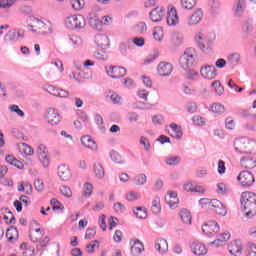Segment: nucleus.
<instances>
[{
  "label": "nucleus",
  "mask_w": 256,
  "mask_h": 256,
  "mask_svg": "<svg viewBox=\"0 0 256 256\" xmlns=\"http://www.w3.org/2000/svg\"><path fill=\"white\" fill-rule=\"evenodd\" d=\"M234 149L239 155H253L256 153V141L247 137L236 139Z\"/></svg>",
  "instance_id": "obj_1"
},
{
  "label": "nucleus",
  "mask_w": 256,
  "mask_h": 256,
  "mask_svg": "<svg viewBox=\"0 0 256 256\" xmlns=\"http://www.w3.org/2000/svg\"><path fill=\"white\" fill-rule=\"evenodd\" d=\"M241 209L245 211L246 217L256 215V194L253 192H243L240 199Z\"/></svg>",
  "instance_id": "obj_2"
},
{
  "label": "nucleus",
  "mask_w": 256,
  "mask_h": 256,
  "mask_svg": "<svg viewBox=\"0 0 256 256\" xmlns=\"http://www.w3.org/2000/svg\"><path fill=\"white\" fill-rule=\"evenodd\" d=\"M199 63V56L195 48H187L179 58V65L181 69L187 71L191 67H195Z\"/></svg>",
  "instance_id": "obj_3"
},
{
  "label": "nucleus",
  "mask_w": 256,
  "mask_h": 256,
  "mask_svg": "<svg viewBox=\"0 0 256 256\" xmlns=\"http://www.w3.org/2000/svg\"><path fill=\"white\" fill-rule=\"evenodd\" d=\"M28 30L33 33H51V22L33 18L32 24L28 25Z\"/></svg>",
  "instance_id": "obj_4"
},
{
  "label": "nucleus",
  "mask_w": 256,
  "mask_h": 256,
  "mask_svg": "<svg viewBox=\"0 0 256 256\" xmlns=\"http://www.w3.org/2000/svg\"><path fill=\"white\" fill-rule=\"evenodd\" d=\"M64 23L67 29H83V27H85V17H83V15L73 14L67 16Z\"/></svg>",
  "instance_id": "obj_5"
},
{
  "label": "nucleus",
  "mask_w": 256,
  "mask_h": 256,
  "mask_svg": "<svg viewBox=\"0 0 256 256\" xmlns=\"http://www.w3.org/2000/svg\"><path fill=\"white\" fill-rule=\"evenodd\" d=\"M111 23H113V18L109 15L102 18H99V16L90 17L91 28L96 29V31H102L103 25H111Z\"/></svg>",
  "instance_id": "obj_6"
},
{
  "label": "nucleus",
  "mask_w": 256,
  "mask_h": 256,
  "mask_svg": "<svg viewBox=\"0 0 256 256\" xmlns=\"http://www.w3.org/2000/svg\"><path fill=\"white\" fill-rule=\"evenodd\" d=\"M242 187H251L255 183V176L249 171H242L237 177Z\"/></svg>",
  "instance_id": "obj_7"
},
{
  "label": "nucleus",
  "mask_w": 256,
  "mask_h": 256,
  "mask_svg": "<svg viewBox=\"0 0 256 256\" xmlns=\"http://www.w3.org/2000/svg\"><path fill=\"white\" fill-rule=\"evenodd\" d=\"M200 75L203 79L213 81L217 77V68L213 65H204L200 68Z\"/></svg>",
  "instance_id": "obj_8"
},
{
  "label": "nucleus",
  "mask_w": 256,
  "mask_h": 256,
  "mask_svg": "<svg viewBox=\"0 0 256 256\" xmlns=\"http://www.w3.org/2000/svg\"><path fill=\"white\" fill-rule=\"evenodd\" d=\"M219 224L215 221H208L204 225H202V233L207 235V237H215L217 233H219Z\"/></svg>",
  "instance_id": "obj_9"
},
{
  "label": "nucleus",
  "mask_w": 256,
  "mask_h": 256,
  "mask_svg": "<svg viewBox=\"0 0 256 256\" xmlns=\"http://www.w3.org/2000/svg\"><path fill=\"white\" fill-rule=\"evenodd\" d=\"M106 73L112 79H121V77L127 75V69L121 66H109L106 67Z\"/></svg>",
  "instance_id": "obj_10"
},
{
  "label": "nucleus",
  "mask_w": 256,
  "mask_h": 256,
  "mask_svg": "<svg viewBox=\"0 0 256 256\" xmlns=\"http://www.w3.org/2000/svg\"><path fill=\"white\" fill-rule=\"evenodd\" d=\"M45 119L49 125H59L61 123V115L55 108H48L45 113Z\"/></svg>",
  "instance_id": "obj_11"
},
{
  "label": "nucleus",
  "mask_w": 256,
  "mask_h": 256,
  "mask_svg": "<svg viewBox=\"0 0 256 256\" xmlns=\"http://www.w3.org/2000/svg\"><path fill=\"white\" fill-rule=\"evenodd\" d=\"M25 37V32L23 30H10L5 36V43H17L19 39H23Z\"/></svg>",
  "instance_id": "obj_12"
},
{
  "label": "nucleus",
  "mask_w": 256,
  "mask_h": 256,
  "mask_svg": "<svg viewBox=\"0 0 256 256\" xmlns=\"http://www.w3.org/2000/svg\"><path fill=\"white\" fill-rule=\"evenodd\" d=\"M190 249L196 256H204L206 253H208L207 246H205V244L201 243L200 241L192 242Z\"/></svg>",
  "instance_id": "obj_13"
},
{
  "label": "nucleus",
  "mask_w": 256,
  "mask_h": 256,
  "mask_svg": "<svg viewBox=\"0 0 256 256\" xmlns=\"http://www.w3.org/2000/svg\"><path fill=\"white\" fill-rule=\"evenodd\" d=\"M157 71L160 77H169L173 73V65L169 62H160Z\"/></svg>",
  "instance_id": "obj_14"
},
{
  "label": "nucleus",
  "mask_w": 256,
  "mask_h": 256,
  "mask_svg": "<svg viewBox=\"0 0 256 256\" xmlns=\"http://www.w3.org/2000/svg\"><path fill=\"white\" fill-rule=\"evenodd\" d=\"M163 17H165V7H156L150 12V19L153 23H159V21H163Z\"/></svg>",
  "instance_id": "obj_15"
},
{
  "label": "nucleus",
  "mask_w": 256,
  "mask_h": 256,
  "mask_svg": "<svg viewBox=\"0 0 256 256\" xmlns=\"http://www.w3.org/2000/svg\"><path fill=\"white\" fill-rule=\"evenodd\" d=\"M167 25L173 27L179 23V16L177 15V9L175 7H168V14H167Z\"/></svg>",
  "instance_id": "obj_16"
},
{
  "label": "nucleus",
  "mask_w": 256,
  "mask_h": 256,
  "mask_svg": "<svg viewBox=\"0 0 256 256\" xmlns=\"http://www.w3.org/2000/svg\"><path fill=\"white\" fill-rule=\"evenodd\" d=\"M203 20V10L197 9L188 19L187 25L189 27H195V25H199Z\"/></svg>",
  "instance_id": "obj_17"
},
{
  "label": "nucleus",
  "mask_w": 256,
  "mask_h": 256,
  "mask_svg": "<svg viewBox=\"0 0 256 256\" xmlns=\"http://www.w3.org/2000/svg\"><path fill=\"white\" fill-rule=\"evenodd\" d=\"M58 177L61 179V181H69L72 177L71 169H69V166L62 164L58 166Z\"/></svg>",
  "instance_id": "obj_18"
},
{
  "label": "nucleus",
  "mask_w": 256,
  "mask_h": 256,
  "mask_svg": "<svg viewBox=\"0 0 256 256\" xmlns=\"http://www.w3.org/2000/svg\"><path fill=\"white\" fill-rule=\"evenodd\" d=\"M131 254L134 256L141 255L145 251V246L139 240H131Z\"/></svg>",
  "instance_id": "obj_19"
},
{
  "label": "nucleus",
  "mask_w": 256,
  "mask_h": 256,
  "mask_svg": "<svg viewBox=\"0 0 256 256\" xmlns=\"http://www.w3.org/2000/svg\"><path fill=\"white\" fill-rule=\"evenodd\" d=\"M241 167H244V169H255L256 167V160L253 158V156H243L240 159Z\"/></svg>",
  "instance_id": "obj_20"
},
{
  "label": "nucleus",
  "mask_w": 256,
  "mask_h": 256,
  "mask_svg": "<svg viewBox=\"0 0 256 256\" xmlns=\"http://www.w3.org/2000/svg\"><path fill=\"white\" fill-rule=\"evenodd\" d=\"M243 249V244L241 240H235L228 246V251L234 256L241 255V251Z\"/></svg>",
  "instance_id": "obj_21"
},
{
  "label": "nucleus",
  "mask_w": 256,
  "mask_h": 256,
  "mask_svg": "<svg viewBox=\"0 0 256 256\" xmlns=\"http://www.w3.org/2000/svg\"><path fill=\"white\" fill-rule=\"evenodd\" d=\"M247 4L245 0H238L233 7V13L235 17H243V13H245V8Z\"/></svg>",
  "instance_id": "obj_22"
},
{
  "label": "nucleus",
  "mask_w": 256,
  "mask_h": 256,
  "mask_svg": "<svg viewBox=\"0 0 256 256\" xmlns=\"http://www.w3.org/2000/svg\"><path fill=\"white\" fill-rule=\"evenodd\" d=\"M155 249L156 251L160 252L161 255H165V253L169 251V244L164 238H159L155 242Z\"/></svg>",
  "instance_id": "obj_23"
},
{
  "label": "nucleus",
  "mask_w": 256,
  "mask_h": 256,
  "mask_svg": "<svg viewBox=\"0 0 256 256\" xmlns=\"http://www.w3.org/2000/svg\"><path fill=\"white\" fill-rule=\"evenodd\" d=\"M6 237L9 243H16L19 240V230H17V227L11 226L7 229Z\"/></svg>",
  "instance_id": "obj_24"
},
{
  "label": "nucleus",
  "mask_w": 256,
  "mask_h": 256,
  "mask_svg": "<svg viewBox=\"0 0 256 256\" xmlns=\"http://www.w3.org/2000/svg\"><path fill=\"white\" fill-rule=\"evenodd\" d=\"M81 143L87 149H91V151H97V143H95V140H93L91 136L89 135L82 136Z\"/></svg>",
  "instance_id": "obj_25"
},
{
  "label": "nucleus",
  "mask_w": 256,
  "mask_h": 256,
  "mask_svg": "<svg viewBox=\"0 0 256 256\" xmlns=\"http://www.w3.org/2000/svg\"><path fill=\"white\" fill-rule=\"evenodd\" d=\"M105 97L106 99H110L113 105H121V101H123L121 96H119V94L112 90H107L105 92Z\"/></svg>",
  "instance_id": "obj_26"
},
{
  "label": "nucleus",
  "mask_w": 256,
  "mask_h": 256,
  "mask_svg": "<svg viewBox=\"0 0 256 256\" xmlns=\"http://www.w3.org/2000/svg\"><path fill=\"white\" fill-rule=\"evenodd\" d=\"M213 205L212 211H215L217 215H221L222 217L227 215V208H225V205H223L221 201L216 199V201L213 202Z\"/></svg>",
  "instance_id": "obj_27"
},
{
  "label": "nucleus",
  "mask_w": 256,
  "mask_h": 256,
  "mask_svg": "<svg viewBox=\"0 0 256 256\" xmlns=\"http://www.w3.org/2000/svg\"><path fill=\"white\" fill-rule=\"evenodd\" d=\"M171 129V137H174V139H183V130L181 129V126L177 125L176 123H171L169 125Z\"/></svg>",
  "instance_id": "obj_28"
},
{
  "label": "nucleus",
  "mask_w": 256,
  "mask_h": 256,
  "mask_svg": "<svg viewBox=\"0 0 256 256\" xmlns=\"http://www.w3.org/2000/svg\"><path fill=\"white\" fill-rule=\"evenodd\" d=\"M151 211L154 215H159L161 213V198L155 196L151 202Z\"/></svg>",
  "instance_id": "obj_29"
},
{
  "label": "nucleus",
  "mask_w": 256,
  "mask_h": 256,
  "mask_svg": "<svg viewBox=\"0 0 256 256\" xmlns=\"http://www.w3.org/2000/svg\"><path fill=\"white\" fill-rule=\"evenodd\" d=\"M227 60L229 65H231V67H237V65L241 63V54L237 52H233L228 55Z\"/></svg>",
  "instance_id": "obj_30"
},
{
  "label": "nucleus",
  "mask_w": 256,
  "mask_h": 256,
  "mask_svg": "<svg viewBox=\"0 0 256 256\" xmlns=\"http://www.w3.org/2000/svg\"><path fill=\"white\" fill-rule=\"evenodd\" d=\"M180 218L182 220V222L185 224V225H191V221L193 219V216H191V212H189V210L183 208L180 210Z\"/></svg>",
  "instance_id": "obj_31"
},
{
  "label": "nucleus",
  "mask_w": 256,
  "mask_h": 256,
  "mask_svg": "<svg viewBox=\"0 0 256 256\" xmlns=\"http://www.w3.org/2000/svg\"><path fill=\"white\" fill-rule=\"evenodd\" d=\"M93 172L97 179H103L105 177V168L99 162L94 163Z\"/></svg>",
  "instance_id": "obj_32"
},
{
  "label": "nucleus",
  "mask_w": 256,
  "mask_h": 256,
  "mask_svg": "<svg viewBox=\"0 0 256 256\" xmlns=\"http://www.w3.org/2000/svg\"><path fill=\"white\" fill-rule=\"evenodd\" d=\"M184 36L180 32H174L171 36V43L175 45V47H180L183 45Z\"/></svg>",
  "instance_id": "obj_33"
},
{
  "label": "nucleus",
  "mask_w": 256,
  "mask_h": 256,
  "mask_svg": "<svg viewBox=\"0 0 256 256\" xmlns=\"http://www.w3.org/2000/svg\"><path fill=\"white\" fill-rule=\"evenodd\" d=\"M20 250L22 251V256H35V248L27 245V243H22Z\"/></svg>",
  "instance_id": "obj_34"
},
{
  "label": "nucleus",
  "mask_w": 256,
  "mask_h": 256,
  "mask_svg": "<svg viewBox=\"0 0 256 256\" xmlns=\"http://www.w3.org/2000/svg\"><path fill=\"white\" fill-rule=\"evenodd\" d=\"M96 44L98 47H101V49H105L109 47V38L107 35H98L96 36Z\"/></svg>",
  "instance_id": "obj_35"
},
{
  "label": "nucleus",
  "mask_w": 256,
  "mask_h": 256,
  "mask_svg": "<svg viewBox=\"0 0 256 256\" xmlns=\"http://www.w3.org/2000/svg\"><path fill=\"white\" fill-rule=\"evenodd\" d=\"M210 13L215 15V13H221V4L217 0H210L209 3Z\"/></svg>",
  "instance_id": "obj_36"
},
{
  "label": "nucleus",
  "mask_w": 256,
  "mask_h": 256,
  "mask_svg": "<svg viewBox=\"0 0 256 256\" xmlns=\"http://www.w3.org/2000/svg\"><path fill=\"white\" fill-rule=\"evenodd\" d=\"M19 149L22 151V153H24V155H27L28 157H31L35 153L33 147L29 146L27 143H21L19 145Z\"/></svg>",
  "instance_id": "obj_37"
},
{
  "label": "nucleus",
  "mask_w": 256,
  "mask_h": 256,
  "mask_svg": "<svg viewBox=\"0 0 256 256\" xmlns=\"http://www.w3.org/2000/svg\"><path fill=\"white\" fill-rule=\"evenodd\" d=\"M217 199H209V198H202L200 199L199 203L203 209H210L212 211L214 204L213 202Z\"/></svg>",
  "instance_id": "obj_38"
},
{
  "label": "nucleus",
  "mask_w": 256,
  "mask_h": 256,
  "mask_svg": "<svg viewBox=\"0 0 256 256\" xmlns=\"http://www.w3.org/2000/svg\"><path fill=\"white\" fill-rule=\"evenodd\" d=\"M166 165H169L170 167H175L181 163V157L180 156H170L165 159Z\"/></svg>",
  "instance_id": "obj_39"
},
{
  "label": "nucleus",
  "mask_w": 256,
  "mask_h": 256,
  "mask_svg": "<svg viewBox=\"0 0 256 256\" xmlns=\"http://www.w3.org/2000/svg\"><path fill=\"white\" fill-rule=\"evenodd\" d=\"M94 122L98 129H100L102 132L105 131V121L103 120V116H101V114H94Z\"/></svg>",
  "instance_id": "obj_40"
},
{
  "label": "nucleus",
  "mask_w": 256,
  "mask_h": 256,
  "mask_svg": "<svg viewBox=\"0 0 256 256\" xmlns=\"http://www.w3.org/2000/svg\"><path fill=\"white\" fill-rule=\"evenodd\" d=\"M195 41L198 43L199 49H201V51H205V41H206L205 35L199 32L195 36Z\"/></svg>",
  "instance_id": "obj_41"
},
{
  "label": "nucleus",
  "mask_w": 256,
  "mask_h": 256,
  "mask_svg": "<svg viewBox=\"0 0 256 256\" xmlns=\"http://www.w3.org/2000/svg\"><path fill=\"white\" fill-rule=\"evenodd\" d=\"M141 199V194L137 191H130L126 194V200L130 203H135V201H139Z\"/></svg>",
  "instance_id": "obj_42"
},
{
  "label": "nucleus",
  "mask_w": 256,
  "mask_h": 256,
  "mask_svg": "<svg viewBox=\"0 0 256 256\" xmlns=\"http://www.w3.org/2000/svg\"><path fill=\"white\" fill-rule=\"evenodd\" d=\"M229 239H231V234L229 232H224L218 239L211 242V245L219 246V243H225V241H229Z\"/></svg>",
  "instance_id": "obj_43"
},
{
  "label": "nucleus",
  "mask_w": 256,
  "mask_h": 256,
  "mask_svg": "<svg viewBox=\"0 0 256 256\" xmlns=\"http://www.w3.org/2000/svg\"><path fill=\"white\" fill-rule=\"evenodd\" d=\"M212 113H216V115H223L225 113V106L221 103H214L211 106Z\"/></svg>",
  "instance_id": "obj_44"
},
{
  "label": "nucleus",
  "mask_w": 256,
  "mask_h": 256,
  "mask_svg": "<svg viewBox=\"0 0 256 256\" xmlns=\"http://www.w3.org/2000/svg\"><path fill=\"white\" fill-rule=\"evenodd\" d=\"M70 5L75 11H81L85 7V0H71Z\"/></svg>",
  "instance_id": "obj_45"
},
{
  "label": "nucleus",
  "mask_w": 256,
  "mask_h": 256,
  "mask_svg": "<svg viewBox=\"0 0 256 256\" xmlns=\"http://www.w3.org/2000/svg\"><path fill=\"white\" fill-rule=\"evenodd\" d=\"M133 212L138 219H147V210L145 208L139 206Z\"/></svg>",
  "instance_id": "obj_46"
},
{
  "label": "nucleus",
  "mask_w": 256,
  "mask_h": 256,
  "mask_svg": "<svg viewBox=\"0 0 256 256\" xmlns=\"http://www.w3.org/2000/svg\"><path fill=\"white\" fill-rule=\"evenodd\" d=\"M133 182L138 186L145 185V183H147V175L138 174L134 177Z\"/></svg>",
  "instance_id": "obj_47"
},
{
  "label": "nucleus",
  "mask_w": 256,
  "mask_h": 256,
  "mask_svg": "<svg viewBox=\"0 0 256 256\" xmlns=\"http://www.w3.org/2000/svg\"><path fill=\"white\" fill-rule=\"evenodd\" d=\"M197 5V0H181L182 9L191 10Z\"/></svg>",
  "instance_id": "obj_48"
},
{
  "label": "nucleus",
  "mask_w": 256,
  "mask_h": 256,
  "mask_svg": "<svg viewBox=\"0 0 256 256\" xmlns=\"http://www.w3.org/2000/svg\"><path fill=\"white\" fill-rule=\"evenodd\" d=\"M164 33H163V28L157 27L154 28L153 30V38L155 41L161 42L163 41Z\"/></svg>",
  "instance_id": "obj_49"
},
{
  "label": "nucleus",
  "mask_w": 256,
  "mask_h": 256,
  "mask_svg": "<svg viewBox=\"0 0 256 256\" xmlns=\"http://www.w3.org/2000/svg\"><path fill=\"white\" fill-rule=\"evenodd\" d=\"M246 256H256V244L248 242L246 246Z\"/></svg>",
  "instance_id": "obj_50"
},
{
  "label": "nucleus",
  "mask_w": 256,
  "mask_h": 256,
  "mask_svg": "<svg viewBox=\"0 0 256 256\" xmlns=\"http://www.w3.org/2000/svg\"><path fill=\"white\" fill-rule=\"evenodd\" d=\"M92 193H93V184L86 182L83 186L84 197H91Z\"/></svg>",
  "instance_id": "obj_51"
},
{
  "label": "nucleus",
  "mask_w": 256,
  "mask_h": 256,
  "mask_svg": "<svg viewBox=\"0 0 256 256\" xmlns=\"http://www.w3.org/2000/svg\"><path fill=\"white\" fill-rule=\"evenodd\" d=\"M98 248H99V241L94 240V241H91L89 244H87L86 251L87 253H95V249H98Z\"/></svg>",
  "instance_id": "obj_52"
},
{
  "label": "nucleus",
  "mask_w": 256,
  "mask_h": 256,
  "mask_svg": "<svg viewBox=\"0 0 256 256\" xmlns=\"http://www.w3.org/2000/svg\"><path fill=\"white\" fill-rule=\"evenodd\" d=\"M212 87L215 89L217 95H223L225 89L223 88V85H221V82L219 80L212 82Z\"/></svg>",
  "instance_id": "obj_53"
},
{
  "label": "nucleus",
  "mask_w": 256,
  "mask_h": 256,
  "mask_svg": "<svg viewBox=\"0 0 256 256\" xmlns=\"http://www.w3.org/2000/svg\"><path fill=\"white\" fill-rule=\"evenodd\" d=\"M17 3V0H0V9H9Z\"/></svg>",
  "instance_id": "obj_54"
},
{
  "label": "nucleus",
  "mask_w": 256,
  "mask_h": 256,
  "mask_svg": "<svg viewBox=\"0 0 256 256\" xmlns=\"http://www.w3.org/2000/svg\"><path fill=\"white\" fill-rule=\"evenodd\" d=\"M70 43H72V46L74 48L77 47H81V45L83 44V40H81V38H79L78 36H71L69 38Z\"/></svg>",
  "instance_id": "obj_55"
},
{
  "label": "nucleus",
  "mask_w": 256,
  "mask_h": 256,
  "mask_svg": "<svg viewBox=\"0 0 256 256\" xmlns=\"http://www.w3.org/2000/svg\"><path fill=\"white\" fill-rule=\"evenodd\" d=\"M140 145H143L145 151H151V142L145 136L140 137Z\"/></svg>",
  "instance_id": "obj_56"
},
{
  "label": "nucleus",
  "mask_w": 256,
  "mask_h": 256,
  "mask_svg": "<svg viewBox=\"0 0 256 256\" xmlns=\"http://www.w3.org/2000/svg\"><path fill=\"white\" fill-rule=\"evenodd\" d=\"M9 109L12 113H16L18 117H25V112H23V110H21L19 106L13 104L9 107Z\"/></svg>",
  "instance_id": "obj_57"
},
{
  "label": "nucleus",
  "mask_w": 256,
  "mask_h": 256,
  "mask_svg": "<svg viewBox=\"0 0 256 256\" xmlns=\"http://www.w3.org/2000/svg\"><path fill=\"white\" fill-rule=\"evenodd\" d=\"M235 125V120H233V118L227 117L225 119V127L228 131H233V129H235Z\"/></svg>",
  "instance_id": "obj_58"
},
{
  "label": "nucleus",
  "mask_w": 256,
  "mask_h": 256,
  "mask_svg": "<svg viewBox=\"0 0 256 256\" xmlns=\"http://www.w3.org/2000/svg\"><path fill=\"white\" fill-rule=\"evenodd\" d=\"M60 193L64 197H68V198L73 196V192L71 191V188H69L68 186H61Z\"/></svg>",
  "instance_id": "obj_59"
},
{
  "label": "nucleus",
  "mask_w": 256,
  "mask_h": 256,
  "mask_svg": "<svg viewBox=\"0 0 256 256\" xmlns=\"http://www.w3.org/2000/svg\"><path fill=\"white\" fill-rule=\"evenodd\" d=\"M95 59H98V61H107V53H105L103 50H98L94 53Z\"/></svg>",
  "instance_id": "obj_60"
},
{
  "label": "nucleus",
  "mask_w": 256,
  "mask_h": 256,
  "mask_svg": "<svg viewBox=\"0 0 256 256\" xmlns=\"http://www.w3.org/2000/svg\"><path fill=\"white\" fill-rule=\"evenodd\" d=\"M228 191H229V188L227 187V185H225V183L217 184V193H219V195H225L227 194Z\"/></svg>",
  "instance_id": "obj_61"
},
{
  "label": "nucleus",
  "mask_w": 256,
  "mask_h": 256,
  "mask_svg": "<svg viewBox=\"0 0 256 256\" xmlns=\"http://www.w3.org/2000/svg\"><path fill=\"white\" fill-rule=\"evenodd\" d=\"M38 159L40 161V163H42L43 167H49V154H42L40 156H38Z\"/></svg>",
  "instance_id": "obj_62"
},
{
  "label": "nucleus",
  "mask_w": 256,
  "mask_h": 256,
  "mask_svg": "<svg viewBox=\"0 0 256 256\" xmlns=\"http://www.w3.org/2000/svg\"><path fill=\"white\" fill-rule=\"evenodd\" d=\"M164 121H165V119L163 118V115L152 116L153 125H163Z\"/></svg>",
  "instance_id": "obj_63"
},
{
  "label": "nucleus",
  "mask_w": 256,
  "mask_h": 256,
  "mask_svg": "<svg viewBox=\"0 0 256 256\" xmlns=\"http://www.w3.org/2000/svg\"><path fill=\"white\" fill-rule=\"evenodd\" d=\"M128 121L129 123H137L139 121V114L136 112L128 113Z\"/></svg>",
  "instance_id": "obj_64"
}]
</instances>
